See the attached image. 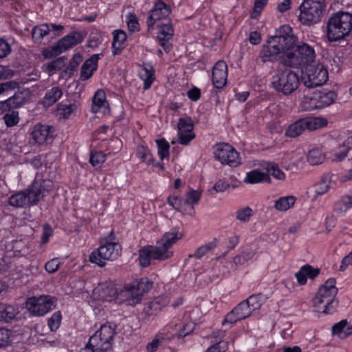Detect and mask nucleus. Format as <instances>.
I'll return each instance as SVG.
<instances>
[{"label": "nucleus", "instance_id": "obj_8", "mask_svg": "<svg viewBox=\"0 0 352 352\" xmlns=\"http://www.w3.org/2000/svg\"><path fill=\"white\" fill-rule=\"evenodd\" d=\"M58 298L50 295H40L27 299L25 306L32 316H43L56 308Z\"/></svg>", "mask_w": 352, "mask_h": 352}, {"label": "nucleus", "instance_id": "obj_47", "mask_svg": "<svg viewBox=\"0 0 352 352\" xmlns=\"http://www.w3.org/2000/svg\"><path fill=\"white\" fill-rule=\"evenodd\" d=\"M50 30L47 23L34 26L32 30V38L36 41H40L49 34Z\"/></svg>", "mask_w": 352, "mask_h": 352}, {"label": "nucleus", "instance_id": "obj_39", "mask_svg": "<svg viewBox=\"0 0 352 352\" xmlns=\"http://www.w3.org/2000/svg\"><path fill=\"white\" fill-rule=\"evenodd\" d=\"M106 101V94L102 89H98L92 98L91 109L94 112H98L100 110L101 107L104 105Z\"/></svg>", "mask_w": 352, "mask_h": 352}, {"label": "nucleus", "instance_id": "obj_13", "mask_svg": "<svg viewBox=\"0 0 352 352\" xmlns=\"http://www.w3.org/2000/svg\"><path fill=\"white\" fill-rule=\"evenodd\" d=\"M216 160L223 164L236 167L240 164L239 154L235 148L228 143H219L213 147Z\"/></svg>", "mask_w": 352, "mask_h": 352}, {"label": "nucleus", "instance_id": "obj_44", "mask_svg": "<svg viewBox=\"0 0 352 352\" xmlns=\"http://www.w3.org/2000/svg\"><path fill=\"white\" fill-rule=\"evenodd\" d=\"M307 159L311 165L322 164L324 160V155L319 148H313L307 154Z\"/></svg>", "mask_w": 352, "mask_h": 352}, {"label": "nucleus", "instance_id": "obj_6", "mask_svg": "<svg viewBox=\"0 0 352 352\" xmlns=\"http://www.w3.org/2000/svg\"><path fill=\"white\" fill-rule=\"evenodd\" d=\"M325 8V0H303L298 8V20L303 25H314L321 21Z\"/></svg>", "mask_w": 352, "mask_h": 352}, {"label": "nucleus", "instance_id": "obj_11", "mask_svg": "<svg viewBox=\"0 0 352 352\" xmlns=\"http://www.w3.org/2000/svg\"><path fill=\"white\" fill-rule=\"evenodd\" d=\"M329 78L327 69L322 64L308 65L302 72L301 80L307 88H314L324 84Z\"/></svg>", "mask_w": 352, "mask_h": 352}, {"label": "nucleus", "instance_id": "obj_55", "mask_svg": "<svg viewBox=\"0 0 352 352\" xmlns=\"http://www.w3.org/2000/svg\"><path fill=\"white\" fill-rule=\"evenodd\" d=\"M234 311L236 312L238 316L243 320L248 318L252 314V312L250 309L249 305H247L245 300L239 303L236 307H234Z\"/></svg>", "mask_w": 352, "mask_h": 352}, {"label": "nucleus", "instance_id": "obj_33", "mask_svg": "<svg viewBox=\"0 0 352 352\" xmlns=\"http://www.w3.org/2000/svg\"><path fill=\"white\" fill-rule=\"evenodd\" d=\"M166 203L175 210L181 212L184 214H186V211H188V208L186 207V204L185 203V199L179 195L173 193L169 195L167 197Z\"/></svg>", "mask_w": 352, "mask_h": 352}, {"label": "nucleus", "instance_id": "obj_31", "mask_svg": "<svg viewBox=\"0 0 352 352\" xmlns=\"http://www.w3.org/2000/svg\"><path fill=\"white\" fill-rule=\"evenodd\" d=\"M300 105L304 111L320 109L316 91L304 94Z\"/></svg>", "mask_w": 352, "mask_h": 352}, {"label": "nucleus", "instance_id": "obj_17", "mask_svg": "<svg viewBox=\"0 0 352 352\" xmlns=\"http://www.w3.org/2000/svg\"><path fill=\"white\" fill-rule=\"evenodd\" d=\"M157 28L159 29L157 35V42L166 53H169L173 49V44L170 41L175 32L173 24L169 21L167 23L159 24Z\"/></svg>", "mask_w": 352, "mask_h": 352}, {"label": "nucleus", "instance_id": "obj_41", "mask_svg": "<svg viewBox=\"0 0 352 352\" xmlns=\"http://www.w3.org/2000/svg\"><path fill=\"white\" fill-rule=\"evenodd\" d=\"M157 146V154L162 161L164 159H169L170 156V144L164 138L157 139L155 140Z\"/></svg>", "mask_w": 352, "mask_h": 352}, {"label": "nucleus", "instance_id": "obj_4", "mask_svg": "<svg viewBox=\"0 0 352 352\" xmlns=\"http://www.w3.org/2000/svg\"><path fill=\"white\" fill-rule=\"evenodd\" d=\"M352 30V14L338 11L333 13L327 23V36L330 42L342 40Z\"/></svg>", "mask_w": 352, "mask_h": 352}, {"label": "nucleus", "instance_id": "obj_32", "mask_svg": "<svg viewBox=\"0 0 352 352\" xmlns=\"http://www.w3.org/2000/svg\"><path fill=\"white\" fill-rule=\"evenodd\" d=\"M261 166L263 170H266L265 173H268L270 177L272 175L279 180L285 179V174L280 169L278 164L274 162H264Z\"/></svg>", "mask_w": 352, "mask_h": 352}, {"label": "nucleus", "instance_id": "obj_27", "mask_svg": "<svg viewBox=\"0 0 352 352\" xmlns=\"http://www.w3.org/2000/svg\"><path fill=\"white\" fill-rule=\"evenodd\" d=\"M245 184H259L262 182L271 183V178L268 173L261 172L258 169H254L246 173V176L243 180Z\"/></svg>", "mask_w": 352, "mask_h": 352}, {"label": "nucleus", "instance_id": "obj_28", "mask_svg": "<svg viewBox=\"0 0 352 352\" xmlns=\"http://www.w3.org/2000/svg\"><path fill=\"white\" fill-rule=\"evenodd\" d=\"M18 314L19 310L15 305L0 302V322H10Z\"/></svg>", "mask_w": 352, "mask_h": 352}, {"label": "nucleus", "instance_id": "obj_54", "mask_svg": "<svg viewBox=\"0 0 352 352\" xmlns=\"http://www.w3.org/2000/svg\"><path fill=\"white\" fill-rule=\"evenodd\" d=\"M262 295L253 294L251 295L248 299L245 300L247 305H249L250 309L253 313L254 311L258 310L262 305Z\"/></svg>", "mask_w": 352, "mask_h": 352}, {"label": "nucleus", "instance_id": "obj_15", "mask_svg": "<svg viewBox=\"0 0 352 352\" xmlns=\"http://www.w3.org/2000/svg\"><path fill=\"white\" fill-rule=\"evenodd\" d=\"M171 12L170 6L164 2H155L153 8L148 12L146 19L148 30L153 29L157 21L168 17Z\"/></svg>", "mask_w": 352, "mask_h": 352}, {"label": "nucleus", "instance_id": "obj_53", "mask_svg": "<svg viewBox=\"0 0 352 352\" xmlns=\"http://www.w3.org/2000/svg\"><path fill=\"white\" fill-rule=\"evenodd\" d=\"M62 314L60 311L54 312L47 320V325L51 331H56L60 326Z\"/></svg>", "mask_w": 352, "mask_h": 352}, {"label": "nucleus", "instance_id": "obj_9", "mask_svg": "<svg viewBox=\"0 0 352 352\" xmlns=\"http://www.w3.org/2000/svg\"><path fill=\"white\" fill-rule=\"evenodd\" d=\"M327 124V120L322 117L300 118L288 126L285 131V135L289 138H296L306 129L314 131L326 126Z\"/></svg>", "mask_w": 352, "mask_h": 352}, {"label": "nucleus", "instance_id": "obj_18", "mask_svg": "<svg viewBox=\"0 0 352 352\" xmlns=\"http://www.w3.org/2000/svg\"><path fill=\"white\" fill-rule=\"evenodd\" d=\"M228 65L224 60H218L212 67V82L216 89H223L227 83Z\"/></svg>", "mask_w": 352, "mask_h": 352}, {"label": "nucleus", "instance_id": "obj_52", "mask_svg": "<svg viewBox=\"0 0 352 352\" xmlns=\"http://www.w3.org/2000/svg\"><path fill=\"white\" fill-rule=\"evenodd\" d=\"M239 182L235 181L234 184H231L228 181H226L225 179H219L216 183L214 184L213 186V189L217 192H225L226 190L232 187V189H234L239 186Z\"/></svg>", "mask_w": 352, "mask_h": 352}, {"label": "nucleus", "instance_id": "obj_19", "mask_svg": "<svg viewBox=\"0 0 352 352\" xmlns=\"http://www.w3.org/2000/svg\"><path fill=\"white\" fill-rule=\"evenodd\" d=\"M26 102L23 92L17 91L6 100L0 101V115L20 108Z\"/></svg>", "mask_w": 352, "mask_h": 352}, {"label": "nucleus", "instance_id": "obj_50", "mask_svg": "<svg viewBox=\"0 0 352 352\" xmlns=\"http://www.w3.org/2000/svg\"><path fill=\"white\" fill-rule=\"evenodd\" d=\"M350 208H352V204L349 195L342 197L333 206L334 210L340 213L346 211Z\"/></svg>", "mask_w": 352, "mask_h": 352}, {"label": "nucleus", "instance_id": "obj_29", "mask_svg": "<svg viewBox=\"0 0 352 352\" xmlns=\"http://www.w3.org/2000/svg\"><path fill=\"white\" fill-rule=\"evenodd\" d=\"M255 255V252L251 248H247L242 252L235 256L231 262V267L236 270L239 267L243 265Z\"/></svg>", "mask_w": 352, "mask_h": 352}, {"label": "nucleus", "instance_id": "obj_51", "mask_svg": "<svg viewBox=\"0 0 352 352\" xmlns=\"http://www.w3.org/2000/svg\"><path fill=\"white\" fill-rule=\"evenodd\" d=\"M7 127H12L19 122V111L14 109L5 113L3 118Z\"/></svg>", "mask_w": 352, "mask_h": 352}, {"label": "nucleus", "instance_id": "obj_36", "mask_svg": "<svg viewBox=\"0 0 352 352\" xmlns=\"http://www.w3.org/2000/svg\"><path fill=\"white\" fill-rule=\"evenodd\" d=\"M140 77L144 80V89H149L155 78L153 66L148 65L144 67L140 72Z\"/></svg>", "mask_w": 352, "mask_h": 352}, {"label": "nucleus", "instance_id": "obj_59", "mask_svg": "<svg viewBox=\"0 0 352 352\" xmlns=\"http://www.w3.org/2000/svg\"><path fill=\"white\" fill-rule=\"evenodd\" d=\"M58 113L64 119L69 118L71 113L74 111V104H65L59 103L57 106Z\"/></svg>", "mask_w": 352, "mask_h": 352}, {"label": "nucleus", "instance_id": "obj_24", "mask_svg": "<svg viewBox=\"0 0 352 352\" xmlns=\"http://www.w3.org/2000/svg\"><path fill=\"white\" fill-rule=\"evenodd\" d=\"M113 41L111 43V52L113 56L120 55L124 49V43L127 36L122 30H115L113 32Z\"/></svg>", "mask_w": 352, "mask_h": 352}, {"label": "nucleus", "instance_id": "obj_57", "mask_svg": "<svg viewBox=\"0 0 352 352\" xmlns=\"http://www.w3.org/2000/svg\"><path fill=\"white\" fill-rule=\"evenodd\" d=\"M252 215L253 210L249 206L239 209L236 212V219L242 222H248Z\"/></svg>", "mask_w": 352, "mask_h": 352}, {"label": "nucleus", "instance_id": "obj_42", "mask_svg": "<svg viewBox=\"0 0 352 352\" xmlns=\"http://www.w3.org/2000/svg\"><path fill=\"white\" fill-rule=\"evenodd\" d=\"M66 59V56H61L51 61L47 65L45 72L49 76L53 75L65 67Z\"/></svg>", "mask_w": 352, "mask_h": 352}, {"label": "nucleus", "instance_id": "obj_1", "mask_svg": "<svg viewBox=\"0 0 352 352\" xmlns=\"http://www.w3.org/2000/svg\"><path fill=\"white\" fill-rule=\"evenodd\" d=\"M297 36L289 25H283L276 30L274 36H269L266 43L260 52V58L263 63H274L294 47L297 42Z\"/></svg>", "mask_w": 352, "mask_h": 352}, {"label": "nucleus", "instance_id": "obj_58", "mask_svg": "<svg viewBox=\"0 0 352 352\" xmlns=\"http://www.w3.org/2000/svg\"><path fill=\"white\" fill-rule=\"evenodd\" d=\"M126 21L127 23L128 29L130 32H135L139 30V23L138 17L135 14L128 13L126 15Z\"/></svg>", "mask_w": 352, "mask_h": 352}, {"label": "nucleus", "instance_id": "obj_43", "mask_svg": "<svg viewBox=\"0 0 352 352\" xmlns=\"http://www.w3.org/2000/svg\"><path fill=\"white\" fill-rule=\"evenodd\" d=\"M107 155L102 151H91L89 163L96 168H101L103 163L106 161Z\"/></svg>", "mask_w": 352, "mask_h": 352}, {"label": "nucleus", "instance_id": "obj_7", "mask_svg": "<svg viewBox=\"0 0 352 352\" xmlns=\"http://www.w3.org/2000/svg\"><path fill=\"white\" fill-rule=\"evenodd\" d=\"M100 244L89 254V260L91 263L103 267L106 265L107 261H116L121 255L122 247L119 243L102 239Z\"/></svg>", "mask_w": 352, "mask_h": 352}, {"label": "nucleus", "instance_id": "obj_22", "mask_svg": "<svg viewBox=\"0 0 352 352\" xmlns=\"http://www.w3.org/2000/svg\"><path fill=\"white\" fill-rule=\"evenodd\" d=\"M298 51L299 57L293 58L292 62L296 65H310L309 63L314 61L315 58V51L314 48L307 45V43H302L300 45H298Z\"/></svg>", "mask_w": 352, "mask_h": 352}, {"label": "nucleus", "instance_id": "obj_56", "mask_svg": "<svg viewBox=\"0 0 352 352\" xmlns=\"http://www.w3.org/2000/svg\"><path fill=\"white\" fill-rule=\"evenodd\" d=\"M12 331L6 328H0V349L6 348L12 342Z\"/></svg>", "mask_w": 352, "mask_h": 352}, {"label": "nucleus", "instance_id": "obj_45", "mask_svg": "<svg viewBox=\"0 0 352 352\" xmlns=\"http://www.w3.org/2000/svg\"><path fill=\"white\" fill-rule=\"evenodd\" d=\"M331 183V178L329 174H324L320 179V181L316 185L315 192L318 195H322L326 193Z\"/></svg>", "mask_w": 352, "mask_h": 352}, {"label": "nucleus", "instance_id": "obj_48", "mask_svg": "<svg viewBox=\"0 0 352 352\" xmlns=\"http://www.w3.org/2000/svg\"><path fill=\"white\" fill-rule=\"evenodd\" d=\"M178 133L193 132L194 123L190 117L180 118L177 122Z\"/></svg>", "mask_w": 352, "mask_h": 352}, {"label": "nucleus", "instance_id": "obj_40", "mask_svg": "<svg viewBox=\"0 0 352 352\" xmlns=\"http://www.w3.org/2000/svg\"><path fill=\"white\" fill-rule=\"evenodd\" d=\"M217 245H218L217 239H214V240H212V241L208 242V243L199 247L198 248H197L194 254L192 256L190 255V256H194L196 258L199 259V258H202L204 255H206L208 252L212 251L215 248H217Z\"/></svg>", "mask_w": 352, "mask_h": 352}, {"label": "nucleus", "instance_id": "obj_26", "mask_svg": "<svg viewBox=\"0 0 352 352\" xmlns=\"http://www.w3.org/2000/svg\"><path fill=\"white\" fill-rule=\"evenodd\" d=\"M315 91L317 94L320 109L325 108L332 104L338 97L337 94L334 91L327 89Z\"/></svg>", "mask_w": 352, "mask_h": 352}, {"label": "nucleus", "instance_id": "obj_12", "mask_svg": "<svg viewBox=\"0 0 352 352\" xmlns=\"http://www.w3.org/2000/svg\"><path fill=\"white\" fill-rule=\"evenodd\" d=\"M182 237V234L179 233L177 228H173L170 231L166 232L157 242L158 250L155 253V258L164 260L170 258L173 255V252L169 251V249Z\"/></svg>", "mask_w": 352, "mask_h": 352}, {"label": "nucleus", "instance_id": "obj_46", "mask_svg": "<svg viewBox=\"0 0 352 352\" xmlns=\"http://www.w3.org/2000/svg\"><path fill=\"white\" fill-rule=\"evenodd\" d=\"M82 56L80 54H74L69 61V65L64 70V72L67 74L69 77H71L74 74V72L78 69L80 63L82 61Z\"/></svg>", "mask_w": 352, "mask_h": 352}, {"label": "nucleus", "instance_id": "obj_14", "mask_svg": "<svg viewBox=\"0 0 352 352\" xmlns=\"http://www.w3.org/2000/svg\"><path fill=\"white\" fill-rule=\"evenodd\" d=\"M53 181L50 179H39L36 175L32 184L28 186L32 199H30V206H36L38 201L45 197L52 189Z\"/></svg>", "mask_w": 352, "mask_h": 352}, {"label": "nucleus", "instance_id": "obj_37", "mask_svg": "<svg viewBox=\"0 0 352 352\" xmlns=\"http://www.w3.org/2000/svg\"><path fill=\"white\" fill-rule=\"evenodd\" d=\"M296 200L294 196L281 197L274 201V208L279 211H286L294 205Z\"/></svg>", "mask_w": 352, "mask_h": 352}, {"label": "nucleus", "instance_id": "obj_38", "mask_svg": "<svg viewBox=\"0 0 352 352\" xmlns=\"http://www.w3.org/2000/svg\"><path fill=\"white\" fill-rule=\"evenodd\" d=\"M298 51V45L296 43L294 47H292L290 50L283 56L280 59L282 63L285 66H289L291 67H298L300 66V65H296L294 62H292V58L299 57Z\"/></svg>", "mask_w": 352, "mask_h": 352}, {"label": "nucleus", "instance_id": "obj_3", "mask_svg": "<svg viewBox=\"0 0 352 352\" xmlns=\"http://www.w3.org/2000/svg\"><path fill=\"white\" fill-rule=\"evenodd\" d=\"M336 279L330 278L320 286L312 299L313 307L316 312L323 315H329L337 311L339 300L336 298L338 289L336 287Z\"/></svg>", "mask_w": 352, "mask_h": 352}, {"label": "nucleus", "instance_id": "obj_34", "mask_svg": "<svg viewBox=\"0 0 352 352\" xmlns=\"http://www.w3.org/2000/svg\"><path fill=\"white\" fill-rule=\"evenodd\" d=\"M63 96V91L59 87H53L46 91L43 98V105L50 107L56 103Z\"/></svg>", "mask_w": 352, "mask_h": 352}, {"label": "nucleus", "instance_id": "obj_60", "mask_svg": "<svg viewBox=\"0 0 352 352\" xmlns=\"http://www.w3.org/2000/svg\"><path fill=\"white\" fill-rule=\"evenodd\" d=\"M267 1L268 0H255L253 11L250 14L251 18L256 19L261 14L262 10L267 5Z\"/></svg>", "mask_w": 352, "mask_h": 352}, {"label": "nucleus", "instance_id": "obj_62", "mask_svg": "<svg viewBox=\"0 0 352 352\" xmlns=\"http://www.w3.org/2000/svg\"><path fill=\"white\" fill-rule=\"evenodd\" d=\"M242 319L240 318L239 316H238V314H236V311H234V309L233 308L230 312H228L226 315L222 322V324L225 325L226 324L228 323L232 325L235 324L236 322L240 321Z\"/></svg>", "mask_w": 352, "mask_h": 352}, {"label": "nucleus", "instance_id": "obj_20", "mask_svg": "<svg viewBox=\"0 0 352 352\" xmlns=\"http://www.w3.org/2000/svg\"><path fill=\"white\" fill-rule=\"evenodd\" d=\"M54 131V130L52 126L41 124L40 123L36 124L30 134L31 139L41 145L46 142L48 139H51L53 137Z\"/></svg>", "mask_w": 352, "mask_h": 352}, {"label": "nucleus", "instance_id": "obj_30", "mask_svg": "<svg viewBox=\"0 0 352 352\" xmlns=\"http://www.w3.org/2000/svg\"><path fill=\"white\" fill-rule=\"evenodd\" d=\"M201 197V192L196 190L190 189L189 191L186 192L185 203L186 204V206H190V207L188 208V211H186V214L191 217H193L195 214L194 205H196L199 202Z\"/></svg>", "mask_w": 352, "mask_h": 352}, {"label": "nucleus", "instance_id": "obj_35", "mask_svg": "<svg viewBox=\"0 0 352 352\" xmlns=\"http://www.w3.org/2000/svg\"><path fill=\"white\" fill-rule=\"evenodd\" d=\"M332 333L340 338H345L352 333V326H347L346 320H342L332 327Z\"/></svg>", "mask_w": 352, "mask_h": 352}, {"label": "nucleus", "instance_id": "obj_63", "mask_svg": "<svg viewBox=\"0 0 352 352\" xmlns=\"http://www.w3.org/2000/svg\"><path fill=\"white\" fill-rule=\"evenodd\" d=\"M242 319L240 318L239 316H238V314H236V311H234V309L233 308L230 312H228L226 315L222 322V324L225 325L226 324L228 323L232 325L235 324L236 322L240 321Z\"/></svg>", "mask_w": 352, "mask_h": 352}, {"label": "nucleus", "instance_id": "obj_5", "mask_svg": "<svg viewBox=\"0 0 352 352\" xmlns=\"http://www.w3.org/2000/svg\"><path fill=\"white\" fill-rule=\"evenodd\" d=\"M298 74L289 69L278 71L272 78L271 87L278 94L288 96L296 91L300 85Z\"/></svg>", "mask_w": 352, "mask_h": 352}, {"label": "nucleus", "instance_id": "obj_61", "mask_svg": "<svg viewBox=\"0 0 352 352\" xmlns=\"http://www.w3.org/2000/svg\"><path fill=\"white\" fill-rule=\"evenodd\" d=\"M19 84L15 80H10L0 83V95L7 93L9 91L14 90L19 88Z\"/></svg>", "mask_w": 352, "mask_h": 352}, {"label": "nucleus", "instance_id": "obj_49", "mask_svg": "<svg viewBox=\"0 0 352 352\" xmlns=\"http://www.w3.org/2000/svg\"><path fill=\"white\" fill-rule=\"evenodd\" d=\"M137 157L146 164H151L153 162V155L148 147L140 145L136 149Z\"/></svg>", "mask_w": 352, "mask_h": 352}, {"label": "nucleus", "instance_id": "obj_2", "mask_svg": "<svg viewBox=\"0 0 352 352\" xmlns=\"http://www.w3.org/2000/svg\"><path fill=\"white\" fill-rule=\"evenodd\" d=\"M153 282L147 277L133 280L125 283L122 289H117L114 286H107L104 291L119 303L134 307L141 302L144 294L153 288Z\"/></svg>", "mask_w": 352, "mask_h": 352}, {"label": "nucleus", "instance_id": "obj_23", "mask_svg": "<svg viewBox=\"0 0 352 352\" xmlns=\"http://www.w3.org/2000/svg\"><path fill=\"white\" fill-rule=\"evenodd\" d=\"M31 199H32V197L28 187L10 195L8 198V204L14 208H23L26 204L31 206Z\"/></svg>", "mask_w": 352, "mask_h": 352}, {"label": "nucleus", "instance_id": "obj_21", "mask_svg": "<svg viewBox=\"0 0 352 352\" xmlns=\"http://www.w3.org/2000/svg\"><path fill=\"white\" fill-rule=\"evenodd\" d=\"M104 56L102 53L93 54L81 66L80 78L81 80L89 79L98 69V60Z\"/></svg>", "mask_w": 352, "mask_h": 352}, {"label": "nucleus", "instance_id": "obj_25", "mask_svg": "<svg viewBox=\"0 0 352 352\" xmlns=\"http://www.w3.org/2000/svg\"><path fill=\"white\" fill-rule=\"evenodd\" d=\"M158 250L157 246H144L140 249L138 252V259L140 265L142 267H148L151 265V259L164 261L162 258H155V252Z\"/></svg>", "mask_w": 352, "mask_h": 352}, {"label": "nucleus", "instance_id": "obj_64", "mask_svg": "<svg viewBox=\"0 0 352 352\" xmlns=\"http://www.w3.org/2000/svg\"><path fill=\"white\" fill-rule=\"evenodd\" d=\"M195 138L193 132L178 133V142L182 145H188Z\"/></svg>", "mask_w": 352, "mask_h": 352}, {"label": "nucleus", "instance_id": "obj_10", "mask_svg": "<svg viewBox=\"0 0 352 352\" xmlns=\"http://www.w3.org/2000/svg\"><path fill=\"white\" fill-rule=\"evenodd\" d=\"M116 325L113 323L107 322L101 325L94 335L90 336V342L98 347L102 352H108L111 350L113 338L116 334Z\"/></svg>", "mask_w": 352, "mask_h": 352}, {"label": "nucleus", "instance_id": "obj_16", "mask_svg": "<svg viewBox=\"0 0 352 352\" xmlns=\"http://www.w3.org/2000/svg\"><path fill=\"white\" fill-rule=\"evenodd\" d=\"M168 303L169 298L167 296H159L154 298L151 301L145 304L142 311L143 320L149 321L151 318L155 316Z\"/></svg>", "mask_w": 352, "mask_h": 352}]
</instances>
